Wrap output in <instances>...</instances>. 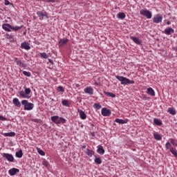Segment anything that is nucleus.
Listing matches in <instances>:
<instances>
[{"label": "nucleus", "instance_id": "f257e3e1", "mask_svg": "<svg viewBox=\"0 0 177 177\" xmlns=\"http://www.w3.org/2000/svg\"><path fill=\"white\" fill-rule=\"evenodd\" d=\"M116 80H118L121 82L122 85H128V84H135V81L131 80L124 76L116 75Z\"/></svg>", "mask_w": 177, "mask_h": 177}, {"label": "nucleus", "instance_id": "f03ea898", "mask_svg": "<svg viewBox=\"0 0 177 177\" xmlns=\"http://www.w3.org/2000/svg\"><path fill=\"white\" fill-rule=\"evenodd\" d=\"M2 28L4 31H8L10 32V31H19V30H21V26H12V25L9 24H3L2 25Z\"/></svg>", "mask_w": 177, "mask_h": 177}, {"label": "nucleus", "instance_id": "7ed1b4c3", "mask_svg": "<svg viewBox=\"0 0 177 177\" xmlns=\"http://www.w3.org/2000/svg\"><path fill=\"white\" fill-rule=\"evenodd\" d=\"M18 93L20 97H22L23 99H30V97H31V95H30V93H31V89L28 88L24 87V91H19Z\"/></svg>", "mask_w": 177, "mask_h": 177}, {"label": "nucleus", "instance_id": "20e7f679", "mask_svg": "<svg viewBox=\"0 0 177 177\" xmlns=\"http://www.w3.org/2000/svg\"><path fill=\"white\" fill-rule=\"evenodd\" d=\"M21 104L24 106V110L30 111L34 109V104L28 102L27 100H23L21 101Z\"/></svg>", "mask_w": 177, "mask_h": 177}, {"label": "nucleus", "instance_id": "39448f33", "mask_svg": "<svg viewBox=\"0 0 177 177\" xmlns=\"http://www.w3.org/2000/svg\"><path fill=\"white\" fill-rule=\"evenodd\" d=\"M140 15H141V16H145V17H147V19H151L153 16L151 12H150V10H148L147 9L140 10Z\"/></svg>", "mask_w": 177, "mask_h": 177}, {"label": "nucleus", "instance_id": "423d86ee", "mask_svg": "<svg viewBox=\"0 0 177 177\" xmlns=\"http://www.w3.org/2000/svg\"><path fill=\"white\" fill-rule=\"evenodd\" d=\"M14 62L17 64V66H19V67H21V68H26V67H27V64L21 62L19 58H15Z\"/></svg>", "mask_w": 177, "mask_h": 177}, {"label": "nucleus", "instance_id": "0eeeda50", "mask_svg": "<svg viewBox=\"0 0 177 177\" xmlns=\"http://www.w3.org/2000/svg\"><path fill=\"white\" fill-rule=\"evenodd\" d=\"M101 114L104 117H110L111 115V111L107 108H102L101 111Z\"/></svg>", "mask_w": 177, "mask_h": 177}, {"label": "nucleus", "instance_id": "6e6552de", "mask_svg": "<svg viewBox=\"0 0 177 177\" xmlns=\"http://www.w3.org/2000/svg\"><path fill=\"white\" fill-rule=\"evenodd\" d=\"M2 156L4 158L7 159L8 161H10V162H13V161H15V158L13 157V155L10 153H4L2 154Z\"/></svg>", "mask_w": 177, "mask_h": 177}, {"label": "nucleus", "instance_id": "1a4fd4ad", "mask_svg": "<svg viewBox=\"0 0 177 177\" xmlns=\"http://www.w3.org/2000/svg\"><path fill=\"white\" fill-rule=\"evenodd\" d=\"M153 23L158 24V23H161V21H162V16L161 14H158L153 17Z\"/></svg>", "mask_w": 177, "mask_h": 177}, {"label": "nucleus", "instance_id": "9d476101", "mask_svg": "<svg viewBox=\"0 0 177 177\" xmlns=\"http://www.w3.org/2000/svg\"><path fill=\"white\" fill-rule=\"evenodd\" d=\"M17 172H20V170L16 168H12L8 170V174L10 176H15V175H17Z\"/></svg>", "mask_w": 177, "mask_h": 177}, {"label": "nucleus", "instance_id": "9b49d317", "mask_svg": "<svg viewBox=\"0 0 177 177\" xmlns=\"http://www.w3.org/2000/svg\"><path fill=\"white\" fill-rule=\"evenodd\" d=\"M164 34H166V35H171V34H174L175 32V30L172 28H167L163 31Z\"/></svg>", "mask_w": 177, "mask_h": 177}, {"label": "nucleus", "instance_id": "f8f14e48", "mask_svg": "<svg viewBox=\"0 0 177 177\" xmlns=\"http://www.w3.org/2000/svg\"><path fill=\"white\" fill-rule=\"evenodd\" d=\"M21 48H22V49H26V50H30V49H31V47L30 46V44L26 41L21 43Z\"/></svg>", "mask_w": 177, "mask_h": 177}, {"label": "nucleus", "instance_id": "ddd939ff", "mask_svg": "<svg viewBox=\"0 0 177 177\" xmlns=\"http://www.w3.org/2000/svg\"><path fill=\"white\" fill-rule=\"evenodd\" d=\"M78 113L81 120H86V113L84 111L79 109Z\"/></svg>", "mask_w": 177, "mask_h": 177}, {"label": "nucleus", "instance_id": "4468645a", "mask_svg": "<svg viewBox=\"0 0 177 177\" xmlns=\"http://www.w3.org/2000/svg\"><path fill=\"white\" fill-rule=\"evenodd\" d=\"M12 103L16 107H21V102L19 100V98H14L12 100Z\"/></svg>", "mask_w": 177, "mask_h": 177}, {"label": "nucleus", "instance_id": "2eb2a0df", "mask_svg": "<svg viewBox=\"0 0 177 177\" xmlns=\"http://www.w3.org/2000/svg\"><path fill=\"white\" fill-rule=\"evenodd\" d=\"M97 153H98V154H100L101 156H103V154H104V149H103V146H97Z\"/></svg>", "mask_w": 177, "mask_h": 177}, {"label": "nucleus", "instance_id": "dca6fc26", "mask_svg": "<svg viewBox=\"0 0 177 177\" xmlns=\"http://www.w3.org/2000/svg\"><path fill=\"white\" fill-rule=\"evenodd\" d=\"M85 154H86V156H88V157H92L93 156L95 155V151H93V150H91V149H86L84 151Z\"/></svg>", "mask_w": 177, "mask_h": 177}, {"label": "nucleus", "instance_id": "f3484780", "mask_svg": "<svg viewBox=\"0 0 177 177\" xmlns=\"http://www.w3.org/2000/svg\"><path fill=\"white\" fill-rule=\"evenodd\" d=\"M130 39H131V41H134L135 44H136L137 45H141V44H142L140 42V40L138 37H135L133 36H131Z\"/></svg>", "mask_w": 177, "mask_h": 177}, {"label": "nucleus", "instance_id": "a211bd4d", "mask_svg": "<svg viewBox=\"0 0 177 177\" xmlns=\"http://www.w3.org/2000/svg\"><path fill=\"white\" fill-rule=\"evenodd\" d=\"M147 93L148 95H150V96H156V93L154 92V90L151 87L148 88L147 89Z\"/></svg>", "mask_w": 177, "mask_h": 177}, {"label": "nucleus", "instance_id": "6ab92c4d", "mask_svg": "<svg viewBox=\"0 0 177 177\" xmlns=\"http://www.w3.org/2000/svg\"><path fill=\"white\" fill-rule=\"evenodd\" d=\"M85 93H88V95H93V88L92 87H86L84 88Z\"/></svg>", "mask_w": 177, "mask_h": 177}, {"label": "nucleus", "instance_id": "aec40b11", "mask_svg": "<svg viewBox=\"0 0 177 177\" xmlns=\"http://www.w3.org/2000/svg\"><path fill=\"white\" fill-rule=\"evenodd\" d=\"M67 42H68V39H62L59 44L60 46H64V45H66Z\"/></svg>", "mask_w": 177, "mask_h": 177}, {"label": "nucleus", "instance_id": "412c9836", "mask_svg": "<svg viewBox=\"0 0 177 177\" xmlns=\"http://www.w3.org/2000/svg\"><path fill=\"white\" fill-rule=\"evenodd\" d=\"M153 122L156 124V125H158V127H161L162 125V121L158 118H154L153 119Z\"/></svg>", "mask_w": 177, "mask_h": 177}, {"label": "nucleus", "instance_id": "4be33fe9", "mask_svg": "<svg viewBox=\"0 0 177 177\" xmlns=\"http://www.w3.org/2000/svg\"><path fill=\"white\" fill-rule=\"evenodd\" d=\"M3 136L9 138H13V136H16V133L15 132L4 133Z\"/></svg>", "mask_w": 177, "mask_h": 177}, {"label": "nucleus", "instance_id": "5701e85b", "mask_svg": "<svg viewBox=\"0 0 177 177\" xmlns=\"http://www.w3.org/2000/svg\"><path fill=\"white\" fill-rule=\"evenodd\" d=\"M125 17L126 15H125V13L124 12H119L117 15L118 19H120L121 20H124V19H125Z\"/></svg>", "mask_w": 177, "mask_h": 177}, {"label": "nucleus", "instance_id": "b1692460", "mask_svg": "<svg viewBox=\"0 0 177 177\" xmlns=\"http://www.w3.org/2000/svg\"><path fill=\"white\" fill-rule=\"evenodd\" d=\"M167 111L169 114H171V115H175L176 114V111L174 108H169Z\"/></svg>", "mask_w": 177, "mask_h": 177}, {"label": "nucleus", "instance_id": "393cba45", "mask_svg": "<svg viewBox=\"0 0 177 177\" xmlns=\"http://www.w3.org/2000/svg\"><path fill=\"white\" fill-rule=\"evenodd\" d=\"M15 156L17 157V158H21V157H23V150L20 149L19 151H17Z\"/></svg>", "mask_w": 177, "mask_h": 177}, {"label": "nucleus", "instance_id": "a878e982", "mask_svg": "<svg viewBox=\"0 0 177 177\" xmlns=\"http://www.w3.org/2000/svg\"><path fill=\"white\" fill-rule=\"evenodd\" d=\"M115 122H117L118 124H127V120L120 119V118H116L115 120Z\"/></svg>", "mask_w": 177, "mask_h": 177}, {"label": "nucleus", "instance_id": "bb28decb", "mask_svg": "<svg viewBox=\"0 0 177 177\" xmlns=\"http://www.w3.org/2000/svg\"><path fill=\"white\" fill-rule=\"evenodd\" d=\"M153 138L154 139H156V140H161V139H162V137H161V135L157 133H153Z\"/></svg>", "mask_w": 177, "mask_h": 177}, {"label": "nucleus", "instance_id": "cd10ccee", "mask_svg": "<svg viewBox=\"0 0 177 177\" xmlns=\"http://www.w3.org/2000/svg\"><path fill=\"white\" fill-rule=\"evenodd\" d=\"M104 95L108 96V97H115V94L107 91H104Z\"/></svg>", "mask_w": 177, "mask_h": 177}, {"label": "nucleus", "instance_id": "c85d7f7f", "mask_svg": "<svg viewBox=\"0 0 177 177\" xmlns=\"http://www.w3.org/2000/svg\"><path fill=\"white\" fill-rule=\"evenodd\" d=\"M62 104L63 106H66V107H70V102L67 100H63Z\"/></svg>", "mask_w": 177, "mask_h": 177}, {"label": "nucleus", "instance_id": "c756f323", "mask_svg": "<svg viewBox=\"0 0 177 177\" xmlns=\"http://www.w3.org/2000/svg\"><path fill=\"white\" fill-rule=\"evenodd\" d=\"M50 118H51V121H53V122L57 124V122L59 121L58 115L52 116Z\"/></svg>", "mask_w": 177, "mask_h": 177}, {"label": "nucleus", "instance_id": "7c9ffc66", "mask_svg": "<svg viewBox=\"0 0 177 177\" xmlns=\"http://www.w3.org/2000/svg\"><path fill=\"white\" fill-rule=\"evenodd\" d=\"M170 152L171 153V154H173L174 156V157H176L177 158V151L176 149L171 147L170 149Z\"/></svg>", "mask_w": 177, "mask_h": 177}, {"label": "nucleus", "instance_id": "2f4dec72", "mask_svg": "<svg viewBox=\"0 0 177 177\" xmlns=\"http://www.w3.org/2000/svg\"><path fill=\"white\" fill-rule=\"evenodd\" d=\"M37 15L39 17H46V14H44L42 11H38Z\"/></svg>", "mask_w": 177, "mask_h": 177}, {"label": "nucleus", "instance_id": "473e14b6", "mask_svg": "<svg viewBox=\"0 0 177 177\" xmlns=\"http://www.w3.org/2000/svg\"><path fill=\"white\" fill-rule=\"evenodd\" d=\"M95 158L94 160L95 164L100 165L102 164V159L100 158H97L96 156H95Z\"/></svg>", "mask_w": 177, "mask_h": 177}, {"label": "nucleus", "instance_id": "72a5a7b5", "mask_svg": "<svg viewBox=\"0 0 177 177\" xmlns=\"http://www.w3.org/2000/svg\"><path fill=\"white\" fill-rule=\"evenodd\" d=\"M64 122H66V119L63 118H58L57 124H64Z\"/></svg>", "mask_w": 177, "mask_h": 177}, {"label": "nucleus", "instance_id": "f704fd0d", "mask_svg": "<svg viewBox=\"0 0 177 177\" xmlns=\"http://www.w3.org/2000/svg\"><path fill=\"white\" fill-rule=\"evenodd\" d=\"M93 107L94 109H97V110H100V109H102V105L99 103H95L94 104Z\"/></svg>", "mask_w": 177, "mask_h": 177}, {"label": "nucleus", "instance_id": "c9c22d12", "mask_svg": "<svg viewBox=\"0 0 177 177\" xmlns=\"http://www.w3.org/2000/svg\"><path fill=\"white\" fill-rule=\"evenodd\" d=\"M40 56L43 59H48V54H46V53H41Z\"/></svg>", "mask_w": 177, "mask_h": 177}, {"label": "nucleus", "instance_id": "e433bc0d", "mask_svg": "<svg viewBox=\"0 0 177 177\" xmlns=\"http://www.w3.org/2000/svg\"><path fill=\"white\" fill-rule=\"evenodd\" d=\"M22 73H23L24 75H25L26 77H31V73H30V72L24 71Z\"/></svg>", "mask_w": 177, "mask_h": 177}, {"label": "nucleus", "instance_id": "4c0bfd02", "mask_svg": "<svg viewBox=\"0 0 177 177\" xmlns=\"http://www.w3.org/2000/svg\"><path fill=\"white\" fill-rule=\"evenodd\" d=\"M57 92H62L63 93V92H64V88H63V86H59L57 87Z\"/></svg>", "mask_w": 177, "mask_h": 177}, {"label": "nucleus", "instance_id": "58836bf2", "mask_svg": "<svg viewBox=\"0 0 177 177\" xmlns=\"http://www.w3.org/2000/svg\"><path fill=\"white\" fill-rule=\"evenodd\" d=\"M37 151L40 156H45V152L42 151V149L37 148Z\"/></svg>", "mask_w": 177, "mask_h": 177}, {"label": "nucleus", "instance_id": "ea45409f", "mask_svg": "<svg viewBox=\"0 0 177 177\" xmlns=\"http://www.w3.org/2000/svg\"><path fill=\"white\" fill-rule=\"evenodd\" d=\"M42 165L44 166V167H46L48 168V167H49V162L46 161V160H44L42 162Z\"/></svg>", "mask_w": 177, "mask_h": 177}, {"label": "nucleus", "instance_id": "a19ab883", "mask_svg": "<svg viewBox=\"0 0 177 177\" xmlns=\"http://www.w3.org/2000/svg\"><path fill=\"white\" fill-rule=\"evenodd\" d=\"M6 38L7 39H13V36L12 35H9V34H6Z\"/></svg>", "mask_w": 177, "mask_h": 177}, {"label": "nucleus", "instance_id": "79ce46f5", "mask_svg": "<svg viewBox=\"0 0 177 177\" xmlns=\"http://www.w3.org/2000/svg\"><path fill=\"white\" fill-rule=\"evenodd\" d=\"M169 147H171V142H167L165 145V148L167 149V150H168Z\"/></svg>", "mask_w": 177, "mask_h": 177}, {"label": "nucleus", "instance_id": "37998d69", "mask_svg": "<svg viewBox=\"0 0 177 177\" xmlns=\"http://www.w3.org/2000/svg\"><path fill=\"white\" fill-rule=\"evenodd\" d=\"M170 142L171 143V145H173V146H176L177 147V143L175 142V140L171 139Z\"/></svg>", "mask_w": 177, "mask_h": 177}, {"label": "nucleus", "instance_id": "c03bdc74", "mask_svg": "<svg viewBox=\"0 0 177 177\" xmlns=\"http://www.w3.org/2000/svg\"><path fill=\"white\" fill-rule=\"evenodd\" d=\"M0 121H8V118L0 115Z\"/></svg>", "mask_w": 177, "mask_h": 177}, {"label": "nucleus", "instance_id": "a18cd8bd", "mask_svg": "<svg viewBox=\"0 0 177 177\" xmlns=\"http://www.w3.org/2000/svg\"><path fill=\"white\" fill-rule=\"evenodd\" d=\"M4 5H6V6L13 5V3H10V2L8 0H5L4 1Z\"/></svg>", "mask_w": 177, "mask_h": 177}, {"label": "nucleus", "instance_id": "49530a36", "mask_svg": "<svg viewBox=\"0 0 177 177\" xmlns=\"http://www.w3.org/2000/svg\"><path fill=\"white\" fill-rule=\"evenodd\" d=\"M44 2H52L53 3H55L56 2V0H43Z\"/></svg>", "mask_w": 177, "mask_h": 177}, {"label": "nucleus", "instance_id": "de8ad7c7", "mask_svg": "<svg viewBox=\"0 0 177 177\" xmlns=\"http://www.w3.org/2000/svg\"><path fill=\"white\" fill-rule=\"evenodd\" d=\"M48 62H49V63H50V64H54L53 60L48 59Z\"/></svg>", "mask_w": 177, "mask_h": 177}, {"label": "nucleus", "instance_id": "09e8293b", "mask_svg": "<svg viewBox=\"0 0 177 177\" xmlns=\"http://www.w3.org/2000/svg\"><path fill=\"white\" fill-rule=\"evenodd\" d=\"M167 26H169V25L171 24V21H167Z\"/></svg>", "mask_w": 177, "mask_h": 177}, {"label": "nucleus", "instance_id": "8fccbe9b", "mask_svg": "<svg viewBox=\"0 0 177 177\" xmlns=\"http://www.w3.org/2000/svg\"><path fill=\"white\" fill-rule=\"evenodd\" d=\"M82 149H86V145H83Z\"/></svg>", "mask_w": 177, "mask_h": 177}, {"label": "nucleus", "instance_id": "3c124183", "mask_svg": "<svg viewBox=\"0 0 177 177\" xmlns=\"http://www.w3.org/2000/svg\"><path fill=\"white\" fill-rule=\"evenodd\" d=\"M92 136H95V133H91Z\"/></svg>", "mask_w": 177, "mask_h": 177}, {"label": "nucleus", "instance_id": "603ef678", "mask_svg": "<svg viewBox=\"0 0 177 177\" xmlns=\"http://www.w3.org/2000/svg\"><path fill=\"white\" fill-rule=\"evenodd\" d=\"M79 85L78 84H77V86H78Z\"/></svg>", "mask_w": 177, "mask_h": 177}]
</instances>
